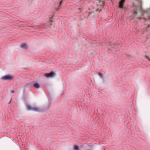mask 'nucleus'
Returning <instances> with one entry per match:
<instances>
[{
	"label": "nucleus",
	"mask_w": 150,
	"mask_h": 150,
	"mask_svg": "<svg viewBox=\"0 0 150 150\" xmlns=\"http://www.w3.org/2000/svg\"><path fill=\"white\" fill-rule=\"evenodd\" d=\"M125 0H121L119 2V7L120 8H122L123 6Z\"/></svg>",
	"instance_id": "4"
},
{
	"label": "nucleus",
	"mask_w": 150,
	"mask_h": 150,
	"mask_svg": "<svg viewBox=\"0 0 150 150\" xmlns=\"http://www.w3.org/2000/svg\"><path fill=\"white\" fill-rule=\"evenodd\" d=\"M63 0H61L60 1V3H59V6H61V4H62V1Z\"/></svg>",
	"instance_id": "10"
},
{
	"label": "nucleus",
	"mask_w": 150,
	"mask_h": 150,
	"mask_svg": "<svg viewBox=\"0 0 150 150\" xmlns=\"http://www.w3.org/2000/svg\"><path fill=\"white\" fill-rule=\"evenodd\" d=\"M55 75V74L53 72H51L49 73H45L44 76L47 77H52Z\"/></svg>",
	"instance_id": "3"
},
{
	"label": "nucleus",
	"mask_w": 150,
	"mask_h": 150,
	"mask_svg": "<svg viewBox=\"0 0 150 150\" xmlns=\"http://www.w3.org/2000/svg\"><path fill=\"white\" fill-rule=\"evenodd\" d=\"M115 44H112V45L111 47L110 46H109L108 47V49L109 50H111L112 49V47H115Z\"/></svg>",
	"instance_id": "6"
},
{
	"label": "nucleus",
	"mask_w": 150,
	"mask_h": 150,
	"mask_svg": "<svg viewBox=\"0 0 150 150\" xmlns=\"http://www.w3.org/2000/svg\"><path fill=\"white\" fill-rule=\"evenodd\" d=\"M134 14H137V11H134Z\"/></svg>",
	"instance_id": "11"
},
{
	"label": "nucleus",
	"mask_w": 150,
	"mask_h": 150,
	"mask_svg": "<svg viewBox=\"0 0 150 150\" xmlns=\"http://www.w3.org/2000/svg\"><path fill=\"white\" fill-rule=\"evenodd\" d=\"M27 108L28 110L33 111L36 112L40 111V108L36 106L30 105H28L27 106Z\"/></svg>",
	"instance_id": "1"
},
{
	"label": "nucleus",
	"mask_w": 150,
	"mask_h": 150,
	"mask_svg": "<svg viewBox=\"0 0 150 150\" xmlns=\"http://www.w3.org/2000/svg\"><path fill=\"white\" fill-rule=\"evenodd\" d=\"M33 86L35 88H40V86L39 84L37 83H34Z\"/></svg>",
	"instance_id": "5"
},
{
	"label": "nucleus",
	"mask_w": 150,
	"mask_h": 150,
	"mask_svg": "<svg viewBox=\"0 0 150 150\" xmlns=\"http://www.w3.org/2000/svg\"><path fill=\"white\" fill-rule=\"evenodd\" d=\"M146 57L147 58H148V57Z\"/></svg>",
	"instance_id": "15"
},
{
	"label": "nucleus",
	"mask_w": 150,
	"mask_h": 150,
	"mask_svg": "<svg viewBox=\"0 0 150 150\" xmlns=\"http://www.w3.org/2000/svg\"><path fill=\"white\" fill-rule=\"evenodd\" d=\"M13 76L10 75H6L1 77V79L4 80H11L13 79Z\"/></svg>",
	"instance_id": "2"
},
{
	"label": "nucleus",
	"mask_w": 150,
	"mask_h": 150,
	"mask_svg": "<svg viewBox=\"0 0 150 150\" xmlns=\"http://www.w3.org/2000/svg\"><path fill=\"white\" fill-rule=\"evenodd\" d=\"M74 150H79L78 146L76 145H75L74 147Z\"/></svg>",
	"instance_id": "8"
},
{
	"label": "nucleus",
	"mask_w": 150,
	"mask_h": 150,
	"mask_svg": "<svg viewBox=\"0 0 150 150\" xmlns=\"http://www.w3.org/2000/svg\"><path fill=\"white\" fill-rule=\"evenodd\" d=\"M98 75L101 78H102L103 75L102 73H99L98 74Z\"/></svg>",
	"instance_id": "9"
},
{
	"label": "nucleus",
	"mask_w": 150,
	"mask_h": 150,
	"mask_svg": "<svg viewBox=\"0 0 150 150\" xmlns=\"http://www.w3.org/2000/svg\"><path fill=\"white\" fill-rule=\"evenodd\" d=\"M52 19V18H50V21H51V20Z\"/></svg>",
	"instance_id": "14"
},
{
	"label": "nucleus",
	"mask_w": 150,
	"mask_h": 150,
	"mask_svg": "<svg viewBox=\"0 0 150 150\" xmlns=\"http://www.w3.org/2000/svg\"><path fill=\"white\" fill-rule=\"evenodd\" d=\"M21 47L24 49H26L27 47V45L25 44H22L21 45Z\"/></svg>",
	"instance_id": "7"
},
{
	"label": "nucleus",
	"mask_w": 150,
	"mask_h": 150,
	"mask_svg": "<svg viewBox=\"0 0 150 150\" xmlns=\"http://www.w3.org/2000/svg\"><path fill=\"white\" fill-rule=\"evenodd\" d=\"M150 26V25H148L147 26V27H149Z\"/></svg>",
	"instance_id": "13"
},
{
	"label": "nucleus",
	"mask_w": 150,
	"mask_h": 150,
	"mask_svg": "<svg viewBox=\"0 0 150 150\" xmlns=\"http://www.w3.org/2000/svg\"><path fill=\"white\" fill-rule=\"evenodd\" d=\"M11 92L12 93H14V91L13 90H12L11 91Z\"/></svg>",
	"instance_id": "12"
}]
</instances>
